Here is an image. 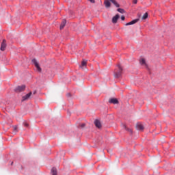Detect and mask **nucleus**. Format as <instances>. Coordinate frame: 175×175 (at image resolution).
Returning a JSON list of instances; mask_svg holds the SVG:
<instances>
[{
	"label": "nucleus",
	"mask_w": 175,
	"mask_h": 175,
	"mask_svg": "<svg viewBox=\"0 0 175 175\" xmlns=\"http://www.w3.org/2000/svg\"><path fill=\"white\" fill-rule=\"evenodd\" d=\"M31 62L34 64L38 72H42V68H40V66H39V63H38V61H36V59H33Z\"/></svg>",
	"instance_id": "nucleus-2"
},
{
	"label": "nucleus",
	"mask_w": 175,
	"mask_h": 175,
	"mask_svg": "<svg viewBox=\"0 0 175 175\" xmlns=\"http://www.w3.org/2000/svg\"><path fill=\"white\" fill-rule=\"evenodd\" d=\"M118 70H115L114 71V77L116 79H118V77H121L122 75V67L120 65H118Z\"/></svg>",
	"instance_id": "nucleus-1"
},
{
	"label": "nucleus",
	"mask_w": 175,
	"mask_h": 175,
	"mask_svg": "<svg viewBox=\"0 0 175 175\" xmlns=\"http://www.w3.org/2000/svg\"><path fill=\"white\" fill-rule=\"evenodd\" d=\"M137 21H139V19H135V20H133L132 21H131L129 23H126L125 25L126 26L133 25V24H136V23H137Z\"/></svg>",
	"instance_id": "nucleus-9"
},
{
	"label": "nucleus",
	"mask_w": 175,
	"mask_h": 175,
	"mask_svg": "<svg viewBox=\"0 0 175 175\" xmlns=\"http://www.w3.org/2000/svg\"><path fill=\"white\" fill-rule=\"evenodd\" d=\"M124 129H125L126 131H129V132L132 133V130H131V129H128V128H126V126L124 125Z\"/></svg>",
	"instance_id": "nucleus-19"
},
{
	"label": "nucleus",
	"mask_w": 175,
	"mask_h": 175,
	"mask_svg": "<svg viewBox=\"0 0 175 175\" xmlns=\"http://www.w3.org/2000/svg\"><path fill=\"white\" fill-rule=\"evenodd\" d=\"M66 25V20H63L60 25V29H64V27Z\"/></svg>",
	"instance_id": "nucleus-13"
},
{
	"label": "nucleus",
	"mask_w": 175,
	"mask_h": 175,
	"mask_svg": "<svg viewBox=\"0 0 175 175\" xmlns=\"http://www.w3.org/2000/svg\"><path fill=\"white\" fill-rule=\"evenodd\" d=\"M31 95H32L31 92H30L29 93H28L25 96H23L22 97V102H25V100H28V99H29L31 98Z\"/></svg>",
	"instance_id": "nucleus-4"
},
{
	"label": "nucleus",
	"mask_w": 175,
	"mask_h": 175,
	"mask_svg": "<svg viewBox=\"0 0 175 175\" xmlns=\"http://www.w3.org/2000/svg\"><path fill=\"white\" fill-rule=\"evenodd\" d=\"M139 63L142 65V66H144V68H147V63L146 62V59L144 58H142L139 60Z\"/></svg>",
	"instance_id": "nucleus-6"
},
{
	"label": "nucleus",
	"mask_w": 175,
	"mask_h": 175,
	"mask_svg": "<svg viewBox=\"0 0 175 175\" xmlns=\"http://www.w3.org/2000/svg\"><path fill=\"white\" fill-rule=\"evenodd\" d=\"M133 3H135V5H136V3H137V0H133Z\"/></svg>",
	"instance_id": "nucleus-25"
},
{
	"label": "nucleus",
	"mask_w": 175,
	"mask_h": 175,
	"mask_svg": "<svg viewBox=\"0 0 175 175\" xmlns=\"http://www.w3.org/2000/svg\"><path fill=\"white\" fill-rule=\"evenodd\" d=\"M118 18H120V15L116 14L115 16L112 18L113 24H116L117 21H118Z\"/></svg>",
	"instance_id": "nucleus-7"
},
{
	"label": "nucleus",
	"mask_w": 175,
	"mask_h": 175,
	"mask_svg": "<svg viewBox=\"0 0 175 175\" xmlns=\"http://www.w3.org/2000/svg\"><path fill=\"white\" fill-rule=\"evenodd\" d=\"M104 4L105 8H107V9H109V8H110V6H111V3H110V1H109V0H105L104 1Z\"/></svg>",
	"instance_id": "nucleus-10"
},
{
	"label": "nucleus",
	"mask_w": 175,
	"mask_h": 175,
	"mask_svg": "<svg viewBox=\"0 0 175 175\" xmlns=\"http://www.w3.org/2000/svg\"><path fill=\"white\" fill-rule=\"evenodd\" d=\"M148 17V13H145L142 16V20H146Z\"/></svg>",
	"instance_id": "nucleus-18"
},
{
	"label": "nucleus",
	"mask_w": 175,
	"mask_h": 175,
	"mask_svg": "<svg viewBox=\"0 0 175 175\" xmlns=\"http://www.w3.org/2000/svg\"><path fill=\"white\" fill-rule=\"evenodd\" d=\"M24 126H26L27 128H28L29 124H28V123L25 122V123H24Z\"/></svg>",
	"instance_id": "nucleus-23"
},
{
	"label": "nucleus",
	"mask_w": 175,
	"mask_h": 175,
	"mask_svg": "<svg viewBox=\"0 0 175 175\" xmlns=\"http://www.w3.org/2000/svg\"><path fill=\"white\" fill-rule=\"evenodd\" d=\"M91 3H95V0H88Z\"/></svg>",
	"instance_id": "nucleus-22"
},
{
	"label": "nucleus",
	"mask_w": 175,
	"mask_h": 175,
	"mask_svg": "<svg viewBox=\"0 0 175 175\" xmlns=\"http://www.w3.org/2000/svg\"><path fill=\"white\" fill-rule=\"evenodd\" d=\"M118 12H119V13H121L122 14H124V13H125V10L122 8H118Z\"/></svg>",
	"instance_id": "nucleus-17"
},
{
	"label": "nucleus",
	"mask_w": 175,
	"mask_h": 175,
	"mask_svg": "<svg viewBox=\"0 0 175 175\" xmlns=\"http://www.w3.org/2000/svg\"><path fill=\"white\" fill-rule=\"evenodd\" d=\"M121 20H122V21H124V20H125V16H121Z\"/></svg>",
	"instance_id": "nucleus-24"
},
{
	"label": "nucleus",
	"mask_w": 175,
	"mask_h": 175,
	"mask_svg": "<svg viewBox=\"0 0 175 175\" xmlns=\"http://www.w3.org/2000/svg\"><path fill=\"white\" fill-rule=\"evenodd\" d=\"M136 129L137 131H143V129H144V126L143 124H142V123H137L136 125Z\"/></svg>",
	"instance_id": "nucleus-8"
},
{
	"label": "nucleus",
	"mask_w": 175,
	"mask_h": 175,
	"mask_svg": "<svg viewBox=\"0 0 175 175\" xmlns=\"http://www.w3.org/2000/svg\"><path fill=\"white\" fill-rule=\"evenodd\" d=\"M85 66H87V61L83 60L81 62V65L80 66V68H81L82 69H84Z\"/></svg>",
	"instance_id": "nucleus-14"
},
{
	"label": "nucleus",
	"mask_w": 175,
	"mask_h": 175,
	"mask_svg": "<svg viewBox=\"0 0 175 175\" xmlns=\"http://www.w3.org/2000/svg\"><path fill=\"white\" fill-rule=\"evenodd\" d=\"M52 175H57V168L53 167L51 170Z\"/></svg>",
	"instance_id": "nucleus-16"
},
{
	"label": "nucleus",
	"mask_w": 175,
	"mask_h": 175,
	"mask_svg": "<svg viewBox=\"0 0 175 175\" xmlns=\"http://www.w3.org/2000/svg\"><path fill=\"white\" fill-rule=\"evenodd\" d=\"M25 90V85L18 86L15 88V92H23Z\"/></svg>",
	"instance_id": "nucleus-3"
},
{
	"label": "nucleus",
	"mask_w": 175,
	"mask_h": 175,
	"mask_svg": "<svg viewBox=\"0 0 175 175\" xmlns=\"http://www.w3.org/2000/svg\"><path fill=\"white\" fill-rule=\"evenodd\" d=\"M109 103H113V105H117L118 103V100L117 98H110L109 100Z\"/></svg>",
	"instance_id": "nucleus-11"
},
{
	"label": "nucleus",
	"mask_w": 175,
	"mask_h": 175,
	"mask_svg": "<svg viewBox=\"0 0 175 175\" xmlns=\"http://www.w3.org/2000/svg\"><path fill=\"white\" fill-rule=\"evenodd\" d=\"M109 1H110V2L113 3V5H115V6H116V8H120V4H118V3H117V1H116V0H109Z\"/></svg>",
	"instance_id": "nucleus-15"
},
{
	"label": "nucleus",
	"mask_w": 175,
	"mask_h": 175,
	"mask_svg": "<svg viewBox=\"0 0 175 175\" xmlns=\"http://www.w3.org/2000/svg\"><path fill=\"white\" fill-rule=\"evenodd\" d=\"M81 128H84V126H85V124L84 123H82L81 125H80Z\"/></svg>",
	"instance_id": "nucleus-21"
},
{
	"label": "nucleus",
	"mask_w": 175,
	"mask_h": 175,
	"mask_svg": "<svg viewBox=\"0 0 175 175\" xmlns=\"http://www.w3.org/2000/svg\"><path fill=\"white\" fill-rule=\"evenodd\" d=\"M5 49H6V40H3V42H1L0 50H1V51H5Z\"/></svg>",
	"instance_id": "nucleus-5"
},
{
	"label": "nucleus",
	"mask_w": 175,
	"mask_h": 175,
	"mask_svg": "<svg viewBox=\"0 0 175 175\" xmlns=\"http://www.w3.org/2000/svg\"><path fill=\"white\" fill-rule=\"evenodd\" d=\"M94 124L95 126H96V128H101L102 127V124H100V122L98 120L94 121Z\"/></svg>",
	"instance_id": "nucleus-12"
},
{
	"label": "nucleus",
	"mask_w": 175,
	"mask_h": 175,
	"mask_svg": "<svg viewBox=\"0 0 175 175\" xmlns=\"http://www.w3.org/2000/svg\"><path fill=\"white\" fill-rule=\"evenodd\" d=\"M17 132V126H14V133H16Z\"/></svg>",
	"instance_id": "nucleus-20"
},
{
	"label": "nucleus",
	"mask_w": 175,
	"mask_h": 175,
	"mask_svg": "<svg viewBox=\"0 0 175 175\" xmlns=\"http://www.w3.org/2000/svg\"><path fill=\"white\" fill-rule=\"evenodd\" d=\"M35 94H36V91L33 92V95H35Z\"/></svg>",
	"instance_id": "nucleus-26"
}]
</instances>
